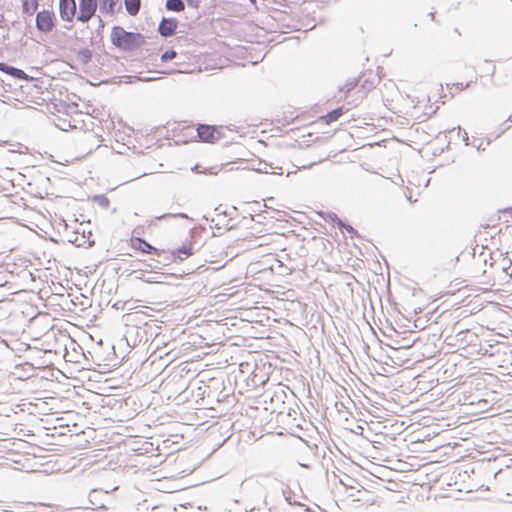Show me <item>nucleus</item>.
<instances>
[{"label": "nucleus", "mask_w": 512, "mask_h": 512, "mask_svg": "<svg viewBox=\"0 0 512 512\" xmlns=\"http://www.w3.org/2000/svg\"><path fill=\"white\" fill-rule=\"evenodd\" d=\"M447 95L442 84L435 85L428 90H417L408 95L410 100L406 114L414 120L424 122L432 117L440 105L445 103Z\"/></svg>", "instance_id": "nucleus-1"}, {"label": "nucleus", "mask_w": 512, "mask_h": 512, "mask_svg": "<svg viewBox=\"0 0 512 512\" xmlns=\"http://www.w3.org/2000/svg\"><path fill=\"white\" fill-rule=\"evenodd\" d=\"M98 7V0H59V14L65 22L88 23Z\"/></svg>", "instance_id": "nucleus-2"}, {"label": "nucleus", "mask_w": 512, "mask_h": 512, "mask_svg": "<svg viewBox=\"0 0 512 512\" xmlns=\"http://www.w3.org/2000/svg\"><path fill=\"white\" fill-rule=\"evenodd\" d=\"M111 42L121 50H131L137 45L139 34L127 32L120 26H115L111 30Z\"/></svg>", "instance_id": "nucleus-3"}, {"label": "nucleus", "mask_w": 512, "mask_h": 512, "mask_svg": "<svg viewBox=\"0 0 512 512\" xmlns=\"http://www.w3.org/2000/svg\"><path fill=\"white\" fill-rule=\"evenodd\" d=\"M472 283L480 293H486L494 286V279L491 271L483 269L475 270L471 275Z\"/></svg>", "instance_id": "nucleus-4"}, {"label": "nucleus", "mask_w": 512, "mask_h": 512, "mask_svg": "<svg viewBox=\"0 0 512 512\" xmlns=\"http://www.w3.org/2000/svg\"><path fill=\"white\" fill-rule=\"evenodd\" d=\"M55 23L56 16L53 11L43 10L36 15V27L41 32H51L55 27Z\"/></svg>", "instance_id": "nucleus-5"}, {"label": "nucleus", "mask_w": 512, "mask_h": 512, "mask_svg": "<svg viewBox=\"0 0 512 512\" xmlns=\"http://www.w3.org/2000/svg\"><path fill=\"white\" fill-rule=\"evenodd\" d=\"M197 134L202 142L214 143L222 138L221 131L215 126L200 124L197 127Z\"/></svg>", "instance_id": "nucleus-6"}, {"label": "nucleus", "mask_w": 512, "mask_h": 512, "mask_svg": "<svg viewBox=\"0 0 512 512\" xmlns=\"http://www.w3.org/2000/svg\"><path fill=\"white\" fill-rule=\"evenodd\" d=\"M130 247L144 254L159 255L158 250L140 237H132L129 240Z\"/></svg>", "instance_id": "nucleus-7"}, {"label": "nucleus", "mask_w": 512, "mask_h": 512, "mask_svg": "<svg viewBox=\"0 0 512 512\" xmlns=\"http://www.w3.org/2000/svg\"><path fill=\"white\" fill-rule=\"evenodd\" d=\"M101 14L113 16L121 10V0H98Z\"/></svg>", "instance_id": "nucleus-8"}, {"label": "nucleus", "mask_w": 512, "mask_h": 512, "mask_svg": "<svg viewBox=\"0 0 512 512\" xmlns=\"http://www.w3.org/2000/svg\"><path fill=\"white\" fill-rule=\"evenodd\" d=\"M0 71L17 79L26 81L32 80V77L28 76L23 70L9 66L5 63H0Z\"/></svg>", "instance_id": "nucleus-9"}, {"label": "nucleus", "mask_w": 512, "mask_h": 512, "mask_svg": "<svg viewBox=\"0 0 512 512\" xmlns=\"http://www.w3.org/2000/svg\"><path fill=\"white\" fill-rule=\"evenodd\" d=\"M178 22L175 19H163L159 25V32L163 36H171L176 31Z\"/></svg>", "instance_id": "nucleus-10"}, {"label": "nucleus", "mask_w": 512, "mask_h": 512, "mask_svg": "<svg viewBox=\"0 0 512 512\" xmlns=\"http://www.w3.org/2000/svg\"><path fill=\"white\" fill-rule=\"evenodd\" d=\"M345 110L343 107H339V108H336L330 112H328L327 114L321 116L319 118V120L326 124V125H329L333 122H336L343 114H344Z\"/></svg>", "instance_id": "nucleus-11"}, {"label": "nucleus", "mask_w": 512, "mask_h": 512, "mask_svg": "<svg viewBox=\"0 0 512 512\" xmlns=\"http://www.w3.org/2000/svg\"><path fill=\"white\" fill-rule=\"evenodd\" d=\"M193 254V246L191 243L184 244L181 248L172 252L173 257L178 258L179 260H184L185 258L191 256Z\"/></svg>", "instance_id": "nucleus-12"}, {"label": "nucleus", "mask_w": 512, "mask_h": 512, "mask_svg": "<svg viewBox=\"0 0 512 512\" xmlns=\"http://www.w3.org/2000/svg\"><path fill=\"white\" fill-rule=\"evenodd\" d=\"M124 4L127 13L131 16H135L140 10L141 0H124Z\"/></svg>", "instance_id": "nucleus-13"}, {"label": "nucleus", "mask_w": 512, "mask_h": 512, "mask_svg": "<svg viewBox=\"0 0 512 512\" xmlns=\"http://www.w3.org/2000/svg\"><path fill=\"white\" fill-rule=\"evenodd\" d=\"M469 87V82H455L447 84L449 94L453 97L455 94L460 93Z\"/></svg>", "instance_id": "nucleus-14"}, {"label": "nucleus", "mask_w": 512, "mask_h": 512, "mask_svg": "<svg viewBox=\"0 0 512 512\" xmlns=\"http://www.w3.org/2000/svg\"><path fill=\"white\" fill-rule=\"evenodd\" d=\"M22 9L25 14L33 15L38 8V0H21Z\"/></svg>", "instance_id": "nucleus-15"}, {"label": "nucleus", "mask_w": 512, "mask_h": 512, "mask_svg": "<svg viewBox=\"0 0 512 512\" xmlns=\"http://www.w3.org/2000/svg\"><path fill=\"white\" fill-rule=\"evenodd\" d=\"M166 8L174 12H182L185 9V5L182 0H167Z\"/></svg>", "instance_id": "nucleus-16"}, {"label": "nucleus", "mask_w": 512, "mask_h": 512, "mask_svg": "<svg viewBox=\"0 0 512 512\" xmlns=\"http://www.w3.org/2000/svg\"><path fill=\"white\" fill-rule=\"evenodd\" d=\"M336 224L340 229H345L351 235L352 238L358 236L357 231L351 225L345 224L341 219L338 218L336 220Z\"/></svg>", "instance_id": "nucleus-17"}, {"label": "nucleus", "mask_w": 512, "mask_h": 512, "mask_svg": "<svg viewBox=\"0 0 512 512\" xmlns=\"http://www.w3.org/2000/svg\"><path fill=\"white\" fill-rule=\"evenodd\" d=\"M176 56V52L174 50H168L165 53L162 54L161 59L166 62L169 60L174 59Z\"/></svg>", "instance_id": "nucleus-18"}, {"label": "nucleus", "mask_w": 512, "mask_h": 512, "mask_svg": "<svg viewBox=\"0 0 512 512\" xmlns=\"http://www.w3.org/2000/svg\"><path fill=\"white\" fill-rule=\"evenodd\" d=\"M187 1H188V3H189L190 5H192V6H194V7H198V4H199V1H198V0L195 2V4H193V3H192V0H187Z\"/></svg>", "instance_id": "nucleus-19"}]
</instances>
